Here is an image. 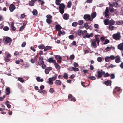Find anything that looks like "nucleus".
Returning a JSON list of instances; mask_svg holds the SVG:
<instances>
[{
	"label": "nucleus",
	"instance_id": "f257e3e1",
	"mask_svg": "<svg viewBox=\"0 0 123 123\" xmlns=\"http://www.w3.org/2000/svg\"><path fill=\"white\" fill-rule=\"evenodd\" d=\"M99 35H96L95 36V39H93L92 40V45L94 47H96V41L97 42V44L98 45H99V43L100 42V40L98 36H99Z\"/></svg>",
	"mask_w": 123,
	"mask_h": 123
},
{
	"label": "nucleus",
	"instance_id": "f03ea898",
	"mask_svg": "<svg viewBox=\"0 0 123 123\" xmlns=\"http://www.w3.org/2000/svg\"><path fill=\"white\" fill-rule=\"evenodd\" d=\"M59 12L62 14L64 13L65 5L63 3H62L59 6Z\"/></svg>",
	"mask_w": 123,
	"mask_h": 123
},
{
	"label": "nucleus",
	"instance_id": "7ed1b4c3",
	"mask_svg": "<svg viewBox=\"0 0 123 123\" xmlns=\"http://www.w3.org/2000/svg\"><path fill=\"white\" fill-rule=\"evenodd\" d=\"M113 38L116 40H120L121 38L120 33L119 32L114 34L112 35Z\"/></svg>",
	"mask_w": 123,
	"mask_h": 123
},
{
	"label": "nucleus",
	"instance_id": "20e7f679",
	"mask_svg": "<svg viewBox=\"0 0 123 123\" xmlns=\"http://www.w3.org/2000/svg\"><path fill=\"white\" fill-rule=\"evenodd\" d=\"M97 75H95V76L98 78H100L102 77L103 75L105 73V72L103 71L101 69L100 71H97Z\"/></svg>",
	"mask_w": 123,
	"mask_h": 123
},
{
	"label": "nucleus",
	"instance_id": "39448f33",
	"mask_svg": "<svg viewBox=\"0 0 123 123\" xmlns=\"http://www.w3.org/2000/svg\"><path fill=\"white\" fill-rule=\"evenodd\" d=\"M46 17L47 18L46 19V22L48 24H50L52 22V16L48 14L46 16Z\"/></svg>",
	"mask_w": 123,
	"mask_h": 123
},
{
	"label": "nucleus",
	"instance_id": "423d86ee",
	"mask_svg": "<svg viewBox=\"0 0 123 123\" xmlns=\"http://www.w3.org/2000/svg\"><path fill=\"white\" fill-rule=\"evenodd\" d=\"M84 19L86 21H92V19H91L90 15L88 14H85L84 15L83 17Z\"/></svg>",
	"mask_w": 123,
	"mask_h": 123
},
{
	"label": "nucleus",
	"instance_id": "0eeeda50",
	"mask_svg": "<svg viewBox=\"0 0 123 123\" xmlns=\"http://www.w3.org/2000/svg\"><path fill=\"white\" fill-rule=\"evenodd\" d=\"M11 57V54L7 53L6 54V56L4 58V60L6 62H8L10 60V58Z\"/></svg>",
	"mask_w": 123,
	"mask_h": 123
},
{
	"label": "nucleus",
	"instance_id": "6e6552de",
	"mask_svg": "<svg viewBox=\"0 0 123 123\" xmlns=\"http://www.w3.org/2000/svg\"><path fill=\"white\" fill-rule=\"evenodd\" d=\"M43 60V57L41 56H40L39 57V61L38 63L39 65L41 66V65L43 64H44Z\"/></svg>",
	"mask_w": 123,
	"mask_h": 123
},
{
	"label": "nucleus",
	"instance_id": "1a4fd4ad",
	"mask_svg": "<svg viewBox=\"0 0 123 123\" xmlns=\"http://www.w3.org/2000/svg\"><path fill=\"white\" fill-rule=\"evenodd\" d=\"M9 8L10 11L12 12L15 9L16 7L13 4H11L9 5Z\"/></svg>",
	"mask_w": 123,
	"mask_h": 123
},
{
	"label": "nucleus",
	"instance_id": "9d476101",
	"mask_svg": "<svg viewBox=\"0 0 123 123\" xmlns=\"http://www.w3.org/2000/svg\"><path fill=\"white\" fill-rule=\"evenodd\" d=\"M68 98L70 100L75 102L76 100L75 98L71 94H69L68 96Z\"/></svg>",
	"mask_w": 123,
	"mask_h": 123
},
{
	"label": "nucleus",
	"instance_id": "9b49d317",
	"mask_svg": "<svg viewBox=\"0 0 123 123\" xmlns=\"http://www.w3.org/2000/svg\"><path fill=\"white\" fill-rule=\"evenodd\" d=\"M121 90V88L120 87H116L114 89L113 92V93L115 94L117 93V92H120Z\"/></svg>",
	"mask_w": 123,
	"mask_h": 123
},
{
	"label": "nucleus",
	"instance_id": "f8f14e48",
	"mask_svg": "<svg viewBox=\"0 0 123 123\" xmlns=\"http://www.w3.org/2000/svg\"><path fill=\"white\" fill-rule=\"evenodd\" d=\"M5 40V42L6 43H10L12 41L11 38L8 37L4 38L3 39V40Z\"/></svg>",
	"mask_w": 123,
	"mask_h": 123
},
{
	"label": "nucleus",
	"instance_id": "ddd939ff",
	"mask_svg": "<svg viewBox=\"0 0 123 123\" xmlns=\"http://www.w3.org/2000/svg\"><path fill=\"white\" fill-rule=\"evenodd\" d=\"M83 31L79 29L77 31V33L76 31L74 33L76 35H77V33L78 35L80 36H81V35L82 34Z\"/></svg>",
	"mask_w": 123,
	"mask_h": 123
},
{
	"label": "nucleus",
	"instance_id": "4468645a",
	"mask_svg": "<svg viewBox=\"0 0 123 123\" xmlns=\"http://www.w3.org/2000/svg\"><path fill=\"white\" fill-rule=\"evenodd\" d=\"M47 61L49 63H54L56 62V60H53L52 58L50 57L49 59H48Z\"/></svg>",
	"mask_w": 123,
	"mask_h": 123
},
{
	"label": "nucleus",
	"instance_id": "2eb2a0df",
	"mask_svg": "<svg viewBox=\"0 0 123 123\" xmlns=\"http://www.w3.org/2000/svg\"><path fill=\"white\" fill-rule=\"evenodd\" d=\"M93 36V33H91L90 34H88V33L84 37L85 38L84 39H85L86 38H89L90 37H92Z\"/></svg>",
	"mask_w": 123,
	"mask_h": 123
},
{
	"label": "nucleus",
	"instance_id": "dca6fc26",
	"mask_svg": "<svg viewBox=\"0 0 123 123\" xmlns=\"http://www.w3.org/2000/svg\"><path fill=\"white\" fill-rule=\"evenodd\" d=\"M10 92V88L9 87H7L6 89L5 93L7 95H9Z\"/></svg>",
	"mask_w": 123,
	"mask_h": 123
},
{
	"label": "nucleus",
	"instance_id": "f3484780",
	"mask_svg": "<svg viewBox=\"0 0 123 123\" xmlns=\"http://www.w3.org/2000/svg\"><path fill=\"white\" fill-rule=\"evenodd\" d=\"M115 48L114 47L112 46H111V47H107L105 49V50L108 51H110L111 49H112L113 50H114Z\"/></svg>",
	"mask_w": 123,
	"mask_h": 123
},
{
	"label": "nucleus",
	"instance_id": "a211bd4d",
	"mask_svg": "<svg viewBox=\"0 0 123 123\" xmlns=\"http://www.w3.org/2000/svg\"><path fill=\"white\" fill-rule=\"evenodd\" d=\"M104 83L107 86H110L111 84V81L109 80L105 81L104 82Z\"/></svg>",
	"mask_w": 123,
	"mask_h": 123
},
{
	"label": "nucleus",
	"instance_id": "6ab92c4d",
	"mask_svg": "<svg viewBox=\"0 0 123 123\" xmlns=\"http://www.w3.org/2000/svg\"><path fill=\"white\" fill-rule=\"evenodd\" d=\"M116 59L115 60V62L117 63H119L120 61V58L119 56H117L115 57Z\"/></svg>",
	"mask_w": 123,
	"mask_h": 123
},
{
	"label": "nucleus",
	"instance_id": "aec40b11",
	"mask_svg": "<svg viewBox=\"0 0 123 123\" xmlns=\"http://www.w3.org/2000/svg\"><path fill=\"white\" fill-rule=\"evenodd\" d=\"M54 65L55 66L56 68L58 70H60V67L59 65L56 62L54 64Z\"/></svg>",
	"mask_w": 123,
	"mask_h": 123
},
{
	"label": "nucleus",
	"instance_id": "412c9836",
	"mask_svg": "<svg viewBox=\"0 0 123 123\" xmlns=\"http://www.w3.org/2000/svg\"><path fill=\"white\" fill-rule=\"evenodd\" d=\"M58 35L59 36H60L61 35H63L65 33V32L63 30L62 31H58Z\"/></svg>",
	"mask_w": 123,
	"mask_h": 123
},
{
	"label": "nucleus",
	"instance_id": "4be33fe9",
	"mask_svg": "<svg viewBox=\"0 0 123 123\" xmlns=\"http://www.w3.org/2000/svg\"><path fill=\"white\" fill-rule=\"evenodd\" d=\"M62 28V27L59 24L55 26L56 30L58 31H60Z\"/></svg>",
	"mask_w": 123,
	"mask_h": 123
},
{
	"label": "nucleus",
	"instance_id": "5701e85b",
	"mask_svg": "<svg viewBox=\"0 0 123 123\" xmlns=\"http://www.w3.org/2000/svg\"><path fill=\"white\" fill-rule=\"evenodd\" d=\"M52 48V47L50 46H47L45 47L44 51H47L51 49Z\"/></svg>",
	"mask_w": 123,
	"mask_h": 123
},
{
	"label": "nucleus",
	"instance_id": "b1692460",
	"mask_svg": "<svg viewBox=\"0 0 123 123\" xmlns=\"http://www.w3.org/2000/svg\"><path fill=\"white\" fill-rule=\"evenodd\" d=\"M63 18L65 20H67L69 18V15L67 14H64L63 16Z\"/></svg>",
	"mask_w": 123,
	"mask_h": 123
},
{
	"label": "nucleus",
	"instance_id": "393cba45",
	"mask_svg": "<svg viewBox=\"0 0 123 123\" xmlns=\"http://www.w3.org/2000/svg\"><path fill=\"white\" fill-rule=\"evenodd\" d=\"M87 33V31L86 30H85L83 31L82 35L83 38H84V37L86 35Z\"/></svg>",
	"mask_w": 123,
	"mask_h": 123
},
{
	"label": "nucleus",
	"instance_id": "a878e982",
	"mask_svg": "<svg viewBox=\"0 0 123 123\" xmlns=\"http://www.w3.org/2000/svg\"><path fill=\"white\" fill-rule=\"evenodd\" d=\"M11 27L12 30L13 31H15L16 29L15 27L14 26V23L12 22L11 24Z\"/></svg>",
	"mask_w": 123,
	"mask_h": 123
},
{
	"label": "nucleus",
	"instance_id": "bb28decb",
	"mask_svg": "<svg viewBox=\"0 0 123 123\" xmlns=\"http://www.w3.org/2000/svg\"><path fill=\"white\" fill-rule=\"evenodd\" d=\"M37 61V58L36 57H34L33 59L32 58L31 59V62L32 63H34Z\"/></svg>",
	"mask_w": 123,
	"mask_h": 123
},
{
	"label": "nucleus",
	"instance_id": "cd10ccee",
	"mask_svg": "<svg viewBox=\"0 0 123 123\" xmlns=\"http://www.w3.org/2000/svg\"><path fill=\"white\" fill-rule=\"evenodd\" d=\"M62 82L61 81L59 80H57L55 81V84L57 85H61Z\"/></svg>",
	"mask_w": 123,
	"mask_h": 123
},
{
	"label": "nucleus",
	"instance_id": "c85d7f7f",
	"mask_svg": "<svg viewBox=\"0 0 123 123\" xmlns=\"http://www.w3.org/2000/svg\"><path fill=\"white\" fill-rule=\"evenodd\" d=\"M36 80L38 82H42L43 80V79H41L39 77H38L36 78Z\"/></svg>",
	"mask_w": 123,
	"mask_h": 123
},
{
	"label": "nucleus",
	"instance_id": "c756f323",
	"mask_svg": "<svg viewBox=\"0 0 123 123\" xmlns=\"http://www.w3.org/2000/svg\"><path fill=\"white\" fill-rule=\"evenodd\" d=\"M109 21L108 19H105L104 21V24L105 25H107L109 24Z\"/></svg>",
	"mask_w": 123,
	"mask_h": 123
},
{
	"label": "nucleus",
	"instance_id": "7c9ffc66",
	"mask_svg": "<svg viewBox=\"0 0 123 123\" xmlns=\"http://www.w3.org/2000/svg\"><path fill=\"white\" fill-rule=\"evenodd\" d=\"M37 11L35 9H34L32 11V13L34 15H37Z\"/></svg>",
	"mask_w": 123,
	"mask_h": 123
},
{
	"label": "nucleus",
	"instance_id": "2f4dec72",
	"mask_svg": "<svg viewBox=\"0 0 123 123\" xmlns=\"http://www.w3.org/2000/svg\"><path fill=\"white\" fill-rule=\"evenodd\" d=\"M38 48L40 49H44L45 46L43 44H42L41 45L38 46Z\"/></svg>",
	"mask_w": 123,
	"mask_h": 123
},
{
	"label": "nucleus",
	"instance_id": "473e14b6",
	"mask_svg": "<svg viewBox=\"0 0 123 123\" xmlns=\"http://www.w3.org/2000/svg\"><path fill=\"white\" fill-rule=\"evenodd\" d=\"M115 22L113 20L109 21V24L110 25H112L114 24Z\"/></svg>",
	"mask_w": 123,
	"mask_h": 123
},
{
	"label": "nucleus",
	"instance_id": "72a5a7b5",
	"mask_svg": "<svg viewBox=\"0 0 123 123\" xmlns=\"http://www.w3.org/2000/svg\"><path fill=\"white\" fill-rule=\"evenodd\" d=\"M49 84L50 85H52L53 84V80L51 79V78H49L48 79Z\"/></svg>",
	"mask_w": 123,
	"mask_h": 123
},
{
	"label": "nucleus",
	"instance_id": "f704fd0d",
	"mask_svg": "<svg viewBox=\"0 0 123 123\" xmlns=\"http://www.w3.org/2000/svg\"><path fill=\"white\" fill-rule=\"evenodd\" d=\"M57 75L56 74H55V75H54V76L53 77H52L51 78H51V79L52 80H55L57 77Z\"/></svg>",
	"mask_w": 123,
	"mask_h": 123
},
{
	"label": "nucleus",
	"instance_id": "c9c22d12",
	"mask_svg": "<svg viewBox=\"0 0 123 123\" xmlns=\"http://www.w3.org/2000/svg\"><path fill=\"white\" fill-rule=\"evenodd\" d=\"M89 25L87 22L85 23L84 24V26L86 29H87L89 28Z\"/></svg>",
	"mask_w": 123,
	"mask_h": 123
},
{
	"label": "nucleus",
	"instance_id": "e433bc0d",
	"mask_svg": "<svg viewBox=\"0 0 123 123\" xmlns=\"http://www.w3.org/2000/svg\"><path fill=\"white\" fill-rule=\"evenodd\" d=\"M35 2H33V1L31 0L29 2V5L30 6H33L34 5Z\"/></svg>",
	"mask_w": 123,
	"mask_h": 123
},
{
	"label": "nucleus",
	"instance_id": "4c0bfd02",
	"mask_svg": "<svg viewBox=\"0 0 123 123\" xmlns=\"http://www.w3.org/2000/svg\"><path fill=\"white\" fill-rule=\"evenodd\" d=\"M109 10H110V12L111 13L113 12L114 11V9L113 8V7L111 6L110 5Z\"/></svg>",
	"mask_w": 123,
	"mask_h": 123
},
{
	"label": "nucleus",
	"instance_id": "58836bf2",
	"mask_svg": "<svg viewBox=\"0 0 123 123\" xmlns=\"http://www.w3.org/2000/svg\"><path fill=\"white\" fill-rule=\"evenodd\" d=\"M50 70L49 68H47L45 69V73L46 74H48L49 73Z\"/></svg>",
	"mask_w": 123,
	"mask_h": 123
},
{
	"label": "nucleus",
	"instance_id": "ea45409f",
	"mask_svg": "<svg viewBox=\"0 0 123 123\" xmlns=\"http://www.w3.org/2000/svg\"><path fill=\"white\" fill-rule=\"evenodd\" d=\"M88 78L92 80H94L96 79V77L94 76H90L88 77Z\"/></svg>",
	"mask_w": 123,
	"mask_h": 123
},
{
	"label": "nucleus",
	"instance_id": "a19ab883",
	"mask_svg": "<svg viewBox=\"0 0 123 123\" xmlns=\"http://www.w3.org/2000/svg\"><path fill=\"white\" fill-rule=\"evenodd\" d=\"M96 16V12H93L91 14V16L93 18H94Z\"/></svg>",
	"mask_w": 123,
	"mask_h": 123
},
{
	"label": "nucleus",
	"instance_id": "79ce46f5",
	"mask_svg": "<svg viewBox=\"0 0 123 123\" xmlns=\"http://www.w3.org/2000/svg\"><path fill=\"white\" fill-rule=\"evenodd\" d=\"M109 5L111 6V7H114V6H117V3H113V4H109Z\"/></svg>",
	"mask_w": 123,
	"mask_h": 123
},
{
	"label": "nucleus",
	"instance_id": "37998d69",
	"mask_svg": "<svg viewBox=\"0 0 123 123\" xmlns=\"http://www.w3.org/2000/svg\"><path fill=\"white\" fill-rule=\"evenodd\" d=\"M72 5V3L71 1L67 3V7L68 8H70L71 7Z\"/></svg>",
	"mask_w": 123,
	"mask_h": 123
},
{
	"label": "nucleus",
	"instance_id": "c03bdc74",
	"mask_svg": "<svg viewBox=\"0 0 123 123\" xmlns=\"http://www.w3.org/2000/svg\"><path fill=\"white\" fill-rule=\"evenodd\" d=\"M24 65V67L25 68H27L29 66V65L28 63L26 62H25V64Z\"/></svg>",
	"mask_w": 123,
	"mask_h": 123
},
{
	"label": "nucleus",
	"instance_id": "a18cd8bd",
	"mask_svg": "<svg viewBox=\"0 0 123 123\" xmlns=\"http://www.w3.org/2000/svg\"><path fill=\"white\" fill-rule=\"evenodd\" d=\"M78 24V23L76 22H74L72 24V25L73 27L76 26Z\"/></svg>",
	"mask_w": 123,
	"mask_h": 123
},
{
	"label": "nucleus",
	"instance_id": "49530a36",
	"mask_svg": "<svg viewBox=\"0 0 123 123\" xmlns=\"http://www.w3.org/2000/svg\"><path fill=\"white\" fill-rule=\"evenodd\" d=\"M110 75L108 73H105L103 75L104 77H106L110 76Z\"/></svg>",
	"mask_w": 123,
	"mask_h": 123
},
{
	"label": "nucleus",
	"instance_id": "de8ad7c7",
	"mask_svg": "<svg viewBox=\"0 0 123 123\" xmlns=\"http://www.w3.org/2000/svg\"><path fill=\"white\" fill-rule=\"evenodd\" d=\"M9 29V28L7 26H5L3 28V30L5 31H7Z\"/></svg>",
	"mask_w": 123,
	"mask_h": 123
},
{
	"label": "nucleus",
	"instance_id": "09e8293b",
	"mask_svg": "<svg viewBox=\"0 0 123 123\" xmlns=\"http://www.w3.org/2000/svg\"><path fill=\"white\" fill-rule=\"evenodd\" d=\"M84 23L83 21V20H80L78 21V24L80 25H82Z\"/></svg>",
	"mask_w": 123,
	"mask_h": 123
},
{
	"label": "nucleus",
	"instance_id": "8fccbe9b",
	"mask_svg": "<svg viewBox=\"0 0 123 123\" xmlns=\"http://www.w3.org/2000/svg\"><path fill=\"white\" fill-rule=\"evenodd\" d=\"M63 77L64 78L66 79H67L68 78V75L66 73H64Z\"/></svg>",
	"mask_w": 123,
	"mask_h": 123
},
{
	"label": "nucleus",
	"instance_id": "3c124183",
	"mask_svg": "<svg viewBox=\"0 0 123 123\" xmlns=\"http://www.w3.org/2000/svg\"><path fill=\"white\" fill-rule=\"evenodd\" d=\"M114 27L113 26H112V25H110L109 26V29L111 30H112L114 29Z\"/></svg>",
	"mask_w": 123,
	"mask_h": 123
},
{
	"label": "nucleus",
	"instance_id": "603ef678",
	"mask_svg": "<svg viewBox=\"0 0 123 123\" xmlns=\"http://www.w3.org/2000/svg\"><path fill=\"white\" fill-rule=\"evenodd\" d=\"M38 92L40 93H45L46 92V91L45 90H43L42 91H41L40 90H39L38 91Z\"/></svg>",
	"mask_w": 123,
	"mask_h": 123
},
{
	"label": "nucleus",
	"instance_id": "864d4df0",
	"mask_svg": "<svg viewBox=\"0 0 123 123\" xmlns=\"http://www.w3.org/2000/svg\"><path fill=\"white\" fill-rule=\"evenodd\" d=\"M18 80L22 83H23L24 82V80L21 78L19 77L18 79Z\"/></svg>",
	"mask_w": 123,
	"mask_h": 123
},
{
	"label": "nucleus",
	"instance_id": "5fc2aeb1",
	"mask_svg": "<svg viewBox=\"0 0 123 123\" xmlns=\"http://www.w3.org/2000/svg\"><path fill=\"white\" fill-rule=\"evenodd\" d=\"M97 60L98 62H101L102 60V58L100 57H98L97 58Z\"/></svg>",
	"mask_w": 123,
	"mask_h": 123
},
{
	"label": "nucleus",
	"instance_id": "6e6d98bb",
	"mask_svg": "<svg viewBox=\"0 0 123 123\" xmlns=\"http://www.w3.org/2000/svg\"><path fill=\"white\" fill-rule=\"evenodd\" d=\"M109 57L110 59L111 60H113L115 58V57L113 55H111Z\"/></svg>",
	"mask_w": 123,
	"mask_h": 123
},
{
	"label": "nucleus",
	"instance_id": "4d7b16f0",
	"mask_svg": "<svg viewBox=\"0 0 123 123\" xmlns=\"http://www.w3.org/2000/svg\"><path fill=\"white\" fill-rule=\"evenodd\" d=\"M111 77V79H114L115 78V76L114 74H112L110 76Z\"/></svg>",
	"mask_w": 123,
	"mask_h": 123
},
{
	"label": "nucleus",
	"instance_id": "13d9d810",
	"mask_svg": "<svg viewBox=\"0 0 123 123\" xmlns=\"http://www.w3.org/2000/svg\"><path fill=\"white\" fill-rule=\"evenodd\" d=\"M110 59L109 57L107 56L105 58V60L106 62H108L109 61Z\"/></svg>",
	"mask_w": 123,
	"mask_h": 123
},
{
	"label": "nucleus",
	"instance_id": "bf43d9fd",
	"mask_svg": "<svg viewBox=\"0 0 123 123\" xmlns=\"http://www.w3.org/2000/svg\"><path fill=\"white\" fill-rule=\"evenodd\" d=\"M56 1V4L57 5H60V4L59 3L60 2H61V1L60 0H55Z\"/></svg>",
	"mask_w": 123,
	"mask_h": 123
},
{
	"label": "nucleus",
	"instance_id": "052dcab7",
	"mask_svg": "<svg viewBox=\"0 0 123 123\" xmlns=\"http://www.w3.org/2000/svg\"><path fill=\"white\" fill-rule=\"evenodd\" d=\"M109 40L108 39H106L105 40V42L104 43V44H106L108 43H109Z\"/></svg>",
	"mask_w": 123,
	"mask_h": 123
},
{
	"label": "nucleus",
	"instance_id": "680f3d73",
	"mask_svg": "<svg viewBox=\"0 0 123 123\" xmlns=\"http://www.w3.org/2000/svg\"><path fill=\"white\" fill-rule=\"evenodd\" d=\"M105 16L107 18H108L109 16V15L108 13H104Z\"/></svg>",
	"mask_w": 123,
	"mask_h": 123
},
{
	"label": "nucleus",
	"instance_id": "e2e57ef3",
	"mask_svg": "<svg viewBox=\"0 0 123 123\" xmlns=\"http://www.w3.org/2000/svg\"><path fill=\"white\" fill-rule=\"evenodd\" d=\"M61 57L60 56L58 55H56L55 56V58L56 59H58Z\"/></svg>",
	"mask_w": 123,
	"mask_h": 123
},
{
	"label": "nucleus",
	"instance_id": "0e129e2a",
	"mask_svg": "<svg viewBox=\"0 0 123 123\" xmlns=\"http://www.w3.org/2000/svg\"><path fill=\"white\" fill-rule=\"evenodd\" d=\"M73 67H70L68 68V70L69 71H72L73 70Z\"/></svg>",
	"mask_w": 123,
	"mask_h": 123
},
{
	"label": "nucleus",
	"instance_id": "69168bd1",
	"mask_svg": "<svg viewBox=\"0 0 123 123\" xmlns=\"http://www.w3.org/2000/svg\"><path fill=\"white\" fill-rule=\"evenodd\" d=\"M62 57L60 58L59 59L57 60V62L60 63H61L62 62Z\"/></svg>",
	"mask_w": 123,
	"mask_h": 123
},
{
	"label": "nucleus",
	"instance_id": "338daca9",
	"mask_svg": "<svg viewBox=\"0 0 123 123\" xmlns=\"http://www.w3.org/2000/svg\"><path fill=\"white\" fill-rule=\"evenodd\" d=\"M74 66L76 67H78L79 65L76 62H74L73 64Z\"/></svg>",
	"mask_w": 123,
	"mask_h": 123
},
{
	"label": "nucleus",
	"instance_id": "774afa93",
	"mask_svg": "<svg viewBox=\"0 0 123 123\" xmlns=\"http://www.w3.org/2000/svg\"><path fill=\"white\" fill-rule=\"evenodd\" d=\"M25 16V14L23 13L21 15L20 18L21 19H22L24 18Z\"/></svg>",
	"mask_w": 123,
	"mask_h": 123
}]
</instances>
